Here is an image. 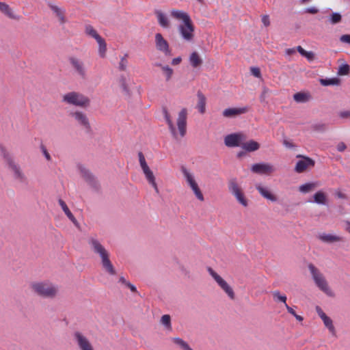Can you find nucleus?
<instances>
[{"mask_svg": "<svg viewBox=\"0 0 350 350\" xmlns=\"http://www.w3.org/2000/svg\"><path fill=\"white\" fill-rule=\"evenodd\" d=\"M163 113L165 121L168 125L169 129L173 137L176 139H178V135L180 137H183L187 133V110L186 108H183L178 113V118L176 120V124L178 127V132L176 129L174 124H173L170 116L165 107H163Z\"/></svg>", "mask_w": 350, "mask_h": 350, "instance_id": "f257e3e1", "label": "nucleus"}, {"mask_svg": "<svg viewBox=\"0 0 350 350\" xmlns=\"http://www.w3.org/2000/svg\"><path fill=\"white\" fill-rule=\"evenodd\" d=\"M0 152L1 156L8 165L9 169L12 172L14 178L23 185H28V178L21 166L15 162L12 154L3 145H0Z\"/></svg>", "mask_w": 350, "mask_h": 350, "instance_id": "f03ea898", "label": "nucleus"}, {"mask_svg": "<svg viewBox=\"0 0 350 350\" xmlns=\"http://www.w3.org/2000/svg\"><path fill=\"white\" fill-rule=\"evenodd\" d=\"M31 287L36 294L44 298L53 299L58 293L57 286L49 282H33Z\"/></svg>", "mask_w": 350, "mask_h": 350, "instance_id": "7ed1b4c3", "label": "nucleus"}, {"mask_svg": "<svg viewBox=\"0 0 350 350\" xmlns=\"http://www.w3.org/2000/svg\"><path fill=\"white\" fill-rule=\"evenodd\" d=\"M62 101L70 105L86 108L90 106V98L81 93L70 92L63 96Z\"/></svg>", "mask_w": 350, "mask_h": 350, "instance_id": "20e7f679", "label": "nucleus"}, {"mask_svg": "<svg viewBox=\"0 0 350 350\" xmlns=\"http://www.w3.org/2000/svg\"><path fill=\"white\" fill-rule=\"evenodd\" d=\"M309 269L312 275V278L316 284V285L319 288L321 291L325 293L328 296H333L334 293L329 288L328 284L323 276V275L317 269L314 267L312 264H310L309 266Z\"/></svg>", "mask_w": 350, "mask_h": 350, "instance_id": "39448f33", "label": "nucleus"}, {"mask_svg": "<svg viewBox=\"0 0 350 350\" xmlns=\"http://www.w3.org/2000/svg\"><path fill=\"white\" fill-rule=\"evenodd\" d=\"M228 187L230 193L236 198L240 204L244 207L247 206L248 201L245 198L242 189L239 185L236 178H231L228 181Z\"/></svg>", "mask_w": 350, "mask_h": 350, "instance_id": "423d86ee", "label": "nucleus"}, {"mask_svg": "<svg viewBox=\"0 0 350 350\" xmlns=\"http://www.w3.org/2000/svg\"><path fill=\"white\" fill-rule=\"evenodd\" d=\"M79 170L88 184L95 191L100 189V184L92 173L82 165H78Z\"/></svg>", "mask_w": 350, "mask_h": 350, "instance_id": "0eeeda50", "label": "nucleus"}, {"mask_svg": "<svg viewBox=\"0 0 350 350\" xmlns=\"http://www.w3.org/2000/svg\"><path fill=\"white\" fill-rule=\"evenodd\" d=\"M208 271L209 272L211 275L214 278V280L218 284V285L229 296V297L231 299H234V293L232 288L228 284V283L211 267L208 268Z\"/></svg>", "mask_w": 350, "mask_h": 350, "instance_id": "6e6552de", "label": "nucleus"}, {"mask_svg": "<svg viewBox=\"0 0 350 350\" xmlns=\"http://www.w3.org/2000/svg\"><path fill=\"white\" fill-rule=\"evenodd\" d=\"M178 29L183 40L188 42L193 40L194 36V26L191 19L180 25Z\"/></svg>", "mask_w": 350, "mask_h": 350, "instance_id": "1a4fd4ad", "label": "nucleus"}, {"mask_svg": "<svg viewBox=\"0 0 350 350\" xmlns=\"http://www.w3.org/2000/svg\"><path fill=\"white\" fill-rule=\"evenodd\" d=\"M246 139V135L242 133H234L228 135L224 138V144L227 147H239Z\"/></svg>", "mask_w": 350, "mask_h": 350, "instance_id": "9d476101", "label": "nucleus"}, {"mask_svg": "<svg viewBox=\"0 0 350 350\" xmlns=\"http://www.w3.org/2000/svg\"><path fill=\"white\" fill-rule=\"evenodd\" d=\"M68 61L75 72L82 79H86L87 72L84 63L75 57H70Z\"/></svg>", "mask_w": 350, "mask_h": 350, "instance_id": "9b49d317", "label": "nucleus"}, {"mask_svg": "<svg viewBox=\"0 0 350 350\" xmlns=\"http://www.w3.org/2000/svg\"><path fill=\"white\" fill-rule=\"evenodd\" d=\"M251 170L255 174L269 175L275 171V168L270 163H259L252 165Z\"/></svg>", "mask_w": 350, "mask_h": 350, "instance_id": "f8f14e48", "label": "nucleus"}, {"mask_svg": "<svg viewBox=\"0 0 350 350\" xmlns=\"http://www.w3.org/2000/svg\"><path fill=\"white\" fill-rule=\"evenodd\" d=\"M155 44L157 50L162 52L165 56H171L172 51L170 49L169 44L159 33L154 36Z\"/></svg>", "mask_w": 350, "mask_h": 350, "instance_id": "ddd939ff", "label": "nucleus"}, {"mask_svg": "<svg viewBox=\"0 0 350 350\" xmlns=\"http://www.w3.org/2000/svg\"><path fill=\"white\" fill-rule=\"evenodd\" d=\"M70 115L80 126L83 127L87 132H90L91 131V126L89 120L85 113L81 111H75L74 112H71Z\"/></svg>", "mask_w": 350, "mask_h": 350, "instance_id": "4468645a", "label": "nucleus"}, {"mask_svg": "<svg viewBox=\"0 0 350 350\" xmlns=\"http://www.w3.org/2000/svg\"><path fill=\"white\" fill-rule=\"evenodd\" d=\"M74 338L80 350H94L93 347L88 338L79 332L74 334Z\"/></svg>", "mask_w": 350, "mask_h": 350, "instance_id": "2eb2a0df", "label": "nucleus"}, {"mask_svg": "<svg viewBox=\"0 0 350 350\" xmlns=\"http://www.w3.org/2000/svg\"><path fill=\"white\" fill-rule=\"evenodd\" d=\"M138 157L140 166L146 176V179L150 185H153V172L148 167L144 154L142 152H139Z\"/></svg>", "mask_w": 350, "mask_h": 350, "instance_id": "dca6fc26", "label": "nucleus"}, {"mask_svg": "<svg viewBox=\"0 0 350 350\" xmlns=\"http://www.w3.org/2000/svg\"><path fill=\"white\" fill-rule=\"evenodd\" d=\"M297 157L303 158L302 160H299L297 162L295 171L297 173L304 172L308 167H314L315 162L313 159L310 157H303L301 155L297 156Z\"/></svg>", "mask_w": 350, "mask_h": 350, "instance_id": "f3484780", "label": "nucleus"}, {"mask_svg": "<svg viewBox=\"0 0 350 350\" xmlns=\"http://www.w3.org/2000/svg\"><path fill=\"white\" fill-rule=\"evenodd\" d=\"M94 252L100 255L102 258V262H111L109 258V254L105 247L96 239L91 241Z\"/></svg>", "mask_w": 350, "mask_h": 350, "instance_id": "a211bd4d", "label": "nucleus"}, {"mask_svg": "<svg viewBox=\"0 0 350 350\" xmlns=\"http://www.w3.org/2000/svg\"><path fill=\"white\" fill-rule=\"evenodd\" d=\"M256 190L259 192V193L265 199L270 200L271 202H276L277 197L272 194L268 188L262 186L260 184H256L255 185Z\"/></svg>", "mask_w": 350, "mask_h": 350, "instance_id": "6ab92c4d", "label": "nucleus"}, {"mask_svg": "<svg viewBox=\"0 0 350 350\" xmlns=\"http://www.w3.org/2000/svg\"><path fill=\"white\" fill-rule=\"evenodd\" d=\"M58 203L59 206L62 207L63 211L66 214V215L68 217V219L73 223V224L77 228H80V224L78 221L76 219L73 214L71 213L66 202L62 200L59 199Z\"/></svg>", "mask_w": 350, "mask_h": 350, "instance_id": "aec40b11", "label": "nucleus"}, {"mask_svg": "<svg viewBox=\"0 0 350 350\" xmlns=\"http://www.w3.org/2000/svg\"><path fill=\"white\" fill-rule=\"evenodd\" d=\"M248 111L247 107L241 108H228L223 111V116L226 118H233L237 116L246 113Z\"/></svg>", "mask_w": 350, "mask_h": 350, "instance_id": "412c9836", "label": "nucleus"}, {"mask_svg": "<svg viewBox=\"0 0 350 350\" xmlns=\"http://www.w3.org/2000/svg\"><path fill=\"white\" fill-rule=\"evenodd\" d=\"M47 5L53 12V13L59 18L61 24L66 23V18L64 16L65 11L57 5H53L51 1L47 2Z\"/></svg>", "mask_w": 350, "mask_h": 350, "instance_id": "4be33fe9", "label": "nucleus"}, {"mask_svg": "<svg viewBox=\"0 0 350 350\" xmlns=\"http://www.w3.org/2000/svg\"><path fill=\"white\" fill-rule=\"evenodd\" d=\"M319 239L326 243H332L342 240V238L339 236L325 233L320 234L319 235Z\"/></svg>", "mask_w": 350, "mask_h": 350, "instance_id": "5701e85b", "label": "nucleus"}, {"mask_svg": "<svg viewBox=\"0 0 350 350\" xmlns=\"http://www.w3.org/2000/svg\"><path fill=\"white\" fill-rule=\"evenodd\" d=\"M241 147L247 152H254L260 148V144L254 140H250L246 142H243Z\"/></svg>", "mask_w": 350, "mask_h": 350, "instance_id": "b1692460", "label": "nucleus"}, {"mask_svg": "<svg viewBox=\"0 0 350 350\" xmlns=\"http://www.w3.org/2000/svg\"><path fill=\"white\" fill-rule=\"evenodd\" d=\"M155 13L157 14V21L160 26L165 29L169 28L170 21L166 14L160 10L156 11Z\"/></svg>", "mask_w": 350, "mask_h": 350, "instance_id": "393cba45", "label": "nucleus"}, {"mask_svg": "<svg viewBox=\"0 0 350 350\" xmlns=\"http://www.w3.org/2000/svg\"><path fill=\"white\" fill-rule=\"evenodd\" d=\"M171 16L174 18L183 20V23L191 20V18L187 13L179 10H172L171 11Z\"/></svg>", "mask_w": 350, "mask_h": 350, "instance_id": "a878e982", "label": "nucleus"}, {"mask_svg": "<svg viewBox=\"0 0 350 350\" xmlns=\"http://www.w3.org/2000/svg\"><path fill=\"white\" fill-rule=\"evenodd\" d=\"M129 80V78L125 77L124 75H120L118 82L120 84V88L122 89L123 93L128 96H130L131 92L129 90V88L128 86V81Z\"/></svg>", "mask_w": 350, "mask_h": 350, "instance_id": "bb28decb", "label": "nucleus"}, {"mask_svg": "<svg viewBox=\"0 0 350 350\" xmlns=\"http://www.w3.org/2000/svg\"><path fill=\"white\" fill-rule=\"evenodd\" d=\"M157 66L161 68L162 74L164 75L165 78V81H169L174 74L173 69L170 68L168 65L157 64Z\"/></svg>", "mask_w": 350, "mask_h": 350, "instance_id": "cd10ccee", "label": "nucleus"}, {"mask_svg": "<svg viewBox=\"0 0 350 350\" xmlns=\"http://www.w3.org/2000/svg\"><path fill=\"white\" fill-rule=\"evenodd\" d=\"M181 170L184 177L186 179L187 183H188L191 188H193L195 186L198 185L192 174H191L185 167H182Z\"/></svg>", "mask_w": 350, "mask_h": 350, "instance_id": "c85d7f7f", "label": "nucleus"}, {"mask_svg": "<svg viewBox=\"0 0 350 350\" xmlns=\"http://www.w3.org/2000/svg\"><path fill=\"white\" fill-rule=\"evenodd\" d=\"M0 11L10 18H16L12 10L10 8L9 5L5 3L0 2Z\"/></svg>", "mask_w": 350, "mask_h": 350, "instance_id": "c756f323", "label": "nucleus"}, {"mask_svg": "<svg viewBox=\"0 0 350 350\" xmlns=\"http://www.w3.org/2000/svg\"><path fill=\"white\" fill-rule=\"evenodd\" d=\"M197 96L198 98V102L197 105V108L201 113H204L205 111V106H206V97L201 92H198Z\"/></svg>", "mask_w": 350, "mask_h": 350, "instance_id": "7c9ffc66", "label": "nucleus"}, {"mask_svg": "<svg viewBox=\"0 0 350 350\" xmlns=\"http://www.w3.org/2000/svg\"><path fill=\"white\" fill-rule=\"evenodd\" d=\"M189 62L193 68H197L202 64V59L197 52H193L190 55Z\"/></svg>", "mask_w": 350, "mask_h": 350, "instance_id": "2f4dec72", "label": "nucleus"}, {"mask_svg": "<svg viewBox=\"0 0 350 350\" xmlns=\"http://www.w3.org/2000/svg\"><path fill=\"white\" fill-rule=\"evenodd\" d=\"M96 41L98 44L99 55L101 57H105L107 51V44L105 42V40L102 37H100L96 40Z\"/></svg>", "mask_w": 350, "mask_h": 350, "instance_id": "473e14b6", "label": "nucleus"}, {"mask_svg": "<svg viewBox=\"0 0 350 350\" xmlns=\"http://www.w3.org/2000/svg\"><path fill=\"white\" fill-rule=\"evenodd\" d=\"M310 96L304 92H297L293 95V98L297 103H304L309 100Z\"/></svg>", "mask_w": 350, "mask_h": 350, "instance_id": "72a5a7b5", "label": "nucleus"}, {"mask_svg": "<svg viewBox=\"0 0 350 350\" xmlns=\"http://www.w3.org/2000/svg\"><path fill=\"white\" fill-rule=\"evenodd\" d=\"M320 83L321 85L324 86L327 85H338L340 83V80L337 77L330 78V79H320Z\"/></svg>", "mask_w": 350, "mask_h": 350, "instance_id": "f704fd0d", "label": "nucleus"}, {"mask_svg": "<svg viewBox=\"0 0 350 350\" xmlns=\"http://www.w3.org/2000/svg\"><path fill=\"white\" fill-rule=\"evenodd\" d=\"M325 326L329 329V332L333 335L336 336V329L333 325L332 320L327 316L322 319Z\"/></svg>", "mask_w": 350, "mask_h": 350, "instance_id": "c9c22d12", "label": "nucleus"}, {"mask_svg": "<svg viewBox=\"0 0 350 350\" xmlns=\"http://www.w3.org/2000/svg\"><path fill=\"white\" fill-rule=\"evenodd\" d=\"M314 202L319 204H325L326 202V196L322 191L317 192L314 196Z\"/></svg>", "mask_w": 350, "mask_h": 350, "instance_id": "e433bc0d", "label": "nucleus"}, {"mask_svg": "<svg viewBox=\"0 0 350 350\" xmlns=\"http://www.w3.org/2000/svg\"><path fill=\"white\" fill-rule=\"evenodd\" d=\"M160 322L167 329L172 330L171 317L169 314L163 315Z\"/></svg>", "mask_w": 350, "mask_h": 350, "instance_id": "4c0bfd02", "label": "nucleus"}, {"mask_svg": "<svg viewBox=\"0 0 350 350\" xmlns=\"http://www.w3.org/2000/svg\"><path fill=\"white\" fill-rule=\"evenodd\" d=\"M272 295L275 301H280L286 304V296L285 295H281L278 291L272 292Z\"/></svg>", "mask_w": 350, "mask_h": 350, "instance_id": "58836bf2", "label": "nucleus"}, {"mask_svg": "<svg viewBox=\"0 0 350 350\" xmlns=\"http://www.w3.org/2000/svg\"><path fill=\"white\" fill-rule=\"evenodd\" d=\"M173 342L183 350H193L185 341L180 338H173Z\"/></svg>", "mask_w": 350, "mask_h": 350, "instance_id": "ea45409f", "label": "nucleus"}, {"mask_svg": "<svg viewBox=\"0 0 350 350\" xmlns=\"http://www.w3.org/2000/svg\"><path fill=\"white\" fill-rule=\"evenodd\" d=\"M85 33L90 36L94 38L96 40L101 37L92 26L88 25L85 27Z\"/></svg>", "mask_w": 350, "mask_h": 350, "instance_id": "a19ab883", "label": "nucleus"}, {"mask_svg": "<svg viewBox=\"0 0 350 350\" xmlns=\"http://www.w3.org/2000/svg\"><path fill=\"white\" fill-rule=\"evenodd\" d=\"M314 187H315L314 183H308L301 185L299 187V190L300 192L306 193H308V192L310 191L311 190H312Z\"/></svg>", "mask_w": 350, "mask_h": 350, "instance_id": "79ce46f5", "label": "nucleus"}, {"mask_svg": "<svg viewBox=\"0 0 350 350\" xmlns=\"http://www.w3.org/2000/svg\"><path fill=\"white\" fill-rule=\"evenodd\" d=\"M312 128L315 131L324 132L327 129V124L325 123H323V122H318V123L314 124L312 126Z\"/></svg>", "mask_w": 350, "mask_h": 350, "instance_id": "37998d69", "label": "nucleus"}, {"mask_svg": "<svg viewBox=\"0 0 350 350\" xmlns=\"http://www.w3.org/2000/svg\"><path fill=\"white\" fill-rule=\"evenodd\" d=\"M350 72V67L347 64H344L341 65L338 70V75L342 76V75H347L349 74Z\"/></svg>", "mask_w": 350, "mask_h": 350, "instance_id": "c03bdc74", "label": "nucleus"}, {"mask_svg": "<svg viewBox=\"0 0 350 350\" xmlns=\"http://www.w3.org/2000/svg\"><path fill=\"white\" fill-rule=\"evenodd\" d=\"M128 54L125 53L124 56L120 58V62L119 63L118 69L121 71H124L126 69L128 61H127Z\"/></svg>", "mask_w": 350, "mask_h": 350, "instance_id": "a18cd8bd", "label": "nucleus"}, {"mask_svg": "<svg viewBox=\"0 0 350 350\" xmlns=\"http://www.w3.org/2000/svg\"><path fill=\"white\" fill-rule=\"evenodd\" d=\"M341 15L338 12L333 13L329 18V21L332 24H337L341 21Z\"/></svg>", "mask_w": 350, "mask_h": 350, "instance_id": "49530a36", "label": "nucleus"}, {"mask_svg": "<svg viewBox=\"0 0 350 350\" xmlns=\"http://www.w3.org/2000/svg\"><path fill=\"white\" fill-rule=\"evenodd\" d=\"M103 270L110 275H115L116 270L113 266V264H103Z\"/></svg>", "mask_w": 350, "mask_h": 350, "instance_id": "de8ad7c7", "label": "nucleus"}, {"mask_svg": "<svg viewBox=\"0 0 350 350\" xmlns=\"http://www.w3.org/2000/svg\"><path fill=\"white\" fill-rule=\"evenodd\" d=\"M191 189L193 190L195 196L199 200L203 201L204 200V196H203L202 193L201 192L198 185L195 186L194 187L191 188Z\"/></svg>", "mask_w": 350, "mask_h": 350, "instance_id": "09e8293b", "label": "nucleus"}, {"mask_svg": "<svg viewBox=\"0 0 350 350\" xmlns=\"http://www.w3.org/2000/svg\"><path fill=\"white\" fill-rule=\"evenodd\" d=\"M251 74L257 78H260L261 77V73L260 68L258 67H252L250 68Z\"/></svg>", "mask_w": 350, "mask_h": 350, "instance_id": "8fccbe9b", "label": "nucleus"}, {"mask_svg": "<svg viewBox=\"0 0 350 350\" xmlns=\"http://www.w3.org/2000/svg\"><path fill=\"white\" fill-rule=\"evenodd\" d=\"M269 92V90L266 88V87H263V89H262V92L260 94V100L261 102H265V99L267 98V96L268 94V93Z\"/></svg>", "mask_w": 350, "mask_h": 350, "instance_id": "3c124183", "label": "nucleus"}, {"mask_svg": "<svg viewBox=\"0 0 350 350\" xmlns=\"http://www.w3.org/2000/svg\"><path fill=\"white\" fill-rule=\"evenodd\" d=\"M40 148L42 150L43 154L44 155L45 158L46 159V160L51 161V155L49 153V152L47 151L46 147L43 144H41Z\"/></svg>", "mask_w": 350, "mask_h": 350, "instance_id": "603ef678", "label": "nucleus"}, {"mask_svg": "<svg viewBox=\"0 0 350 350\" xmlns=\"http://www.w3.org/2000/svg\"><path fill=\"white\" fill-rule=\"evenodd\" d=\"M338 116L341 118H350V111H340Z\"/></svg>", "mask_w": 350, "mask_h": 350, "instance_id": "864d4df0", "label": "nucleus"}, {"mask_svg": "<svg viewBox=\"0 0 350 350\" xmlns=\"http://www.w3.org/2000/svg\"><path fill=\"white\" fill-rule=\"evenodd\" d=\"M340 40L342 42L350 44V35L345 34L340 38Z\"/></svg>", "mask_w": 350, "mask_h": 350, "instance_id": "5fc2aeb1", "label": "nucleus"}, {"mask_svg": "<svg viewBox=\"0 0 350 350\" xmlns=\"http://www.w3.org/2000/svg\"><path fill=\"white\" fill-rule=\"evenodd\" d=\"M316 310L321 319H323L325 317H327L325 313L322 310V309L319 306H317Z\"/></svg>", "mask_w": 350, "mask_h": 350, "instance_id": "6e6d98bb", "label": "nucleus"}, {"mask_svg": "<svg viewBox=\"0 0 350 350\" xmlns=\"http://www.w3.org/2000/svg\"><path fill=\"white\" fill-rule=\"evenodd\" d=\"M346 148H347V146L345 145V144L344 142H340L337 145V150L338 152H343V151H345V150Z\"/></svg>", "mask_w": 350, "mask_h": 350, "instance_id": "4d7b16f0", "label": "nucleus"}, {"mask_svg": "<svg viewBox=\"0 0 350 350\" xmlns=\"http://www.w3.org/2000/svg\"><path fill=\"white\" fill-rule=\"evenodd\" d=\"M262 22L265 27H267L270 25L269 18L267 15H264L262 17Z\"/></svg>", "mask_w": 350, "mask_h": 350, "instance_id": "13d9d810", "label": "nucleus"}, {"mask_svg": "<svg viewBox=\"0 0 350 350\" xmlns=\"http://www.w3.org/2000/svg\"><path fill=\"white\" fill-rule=\"evenodd\" d=\"M318 12H319L318 9L314 7L308 8L305 10V12L310 13V14H317Z\"/></svg>", "mask_w": 350, "mask_h": 350, "instance_id": "bf43d9fd", "label": "nucleus"}, {"mask_svg": "<svg viewBox=\"0 0 350 350\" xmlns=\"http://www.w3.org/2000/svg\"><path fill=\"white\" fill-rule=\"evenodd\" d=\"M181 61H182V58L180 57H177L174 58L172 60L171 64L173 66H176V65H178L181 62Z\"/></svg>", "mask_w": 350, "mask_h": 350, "instance_id": "052dcab7", "label": "nucleus"}, {"mask_svg": "<svg viewBox=\"0 0 350 350\" xmlns=\"http://www.w3.org/2000/svg\"><path fill=\"white\" fill-rule=\"evenodd\" d=\"M304 57H306L309 60H312L314 57V54L312 51H306V55H304Z\"/></svg>", "mask_w": 350, "mask_h": 350, "instance_id": "680f3d73", "label": "nucleus"}, {"mask_svg": "<svg viewBox=\"0 0 350 350\" xmlns=\"http://www.w3.org/2000/svg\"><path fill=\"white\" fill-rule=\"evenodd\" d=\"M283 144L288 148H293L295 147V145L292 142H291L286 139H284L283 141Z\"/></svg>", "mask_w": 350, "mask_h": 350, "instance_id": "e2e57ef3", "label": "nucleus"}, {"mask_svg": "<svg viewBox=\"0 0 350 350\" xmlns=\"http://www.w3.org/2000/svg\"><path fill=\"white\" fill-rule=\"evenodd\" d=\"M126 287H128L129 288H130V290L133 292V293H137V288L136 287L132 284L131 283L129 282V283H126Z\"/></svg>", "mask_w": 350, "mask_h": 350, "instance_id": "0e129e2a", "label": "nucleus"}, {"mask_svg": "<svg viewBox=\"0 0 350 350\" xmlns=\"http://www.w3.org/2000/svg\"><path fill=\"white\" fill-rule=\"evenodd\" d=\"M295 52H296L295 48H289L286 50V54L288 55H291L295 53Z\"/></svg>", "mask_w": 350, "mask_h": 350, "instance_id": "69168bd1", "label": "nucleus"}, {"mask_svg": "<svg viewBox=\"0 0 350 350\" xmlns=\"http://www.w3.org/2000/svg\"><path fill=\"white\" fill-rule=\"evenodd\" d=\"M296 50L302 55H306V51L304 50L301 46H297L296 48Z\"/></svg>", "mask_w": 350, "mask_h": 350, "instance_id": "338daca9", "label": "nucleus"}, {"mask_svg": "<svg viewBox=\"0 0 350 350\" xmlns=\"http://www.w3.org/2000/svg\"><path fill=\"white\" fill-rule=\"evenodd\" d=\"M285 307H286V308L287 311H288L290 314H292V315H293V316H294V315H295L296 312H295V310H294L291 307H290L289 306H288V304H285Z\"/></svg>", "mask_w": 350, "mask_h": 350, "instance_id": "774afa93", "label": "nucleus"}]
</instances>
